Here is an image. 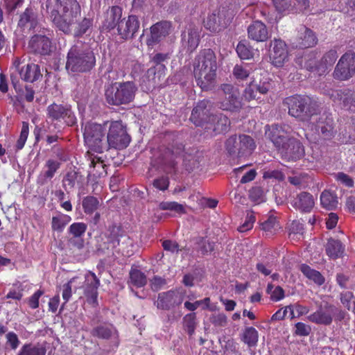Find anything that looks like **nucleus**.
I'll list each match as a JSON object with an SVG mask.
<instances>
[{
	"instance_id": "nucleus-1",
	"label": "nucleus",
	"mask_w": 355,
	"mask_h": 355,
	"mask_svg": "<svg viewBox=\"0 0 355 355\" xmlns=\"http://www.w3.org/2000/svg\"><path fill=\"white\" fill-rule=\"evenodd\" d=\"M46 9L56 27L66 34L81 15V8L77 0H46Z\"/></svg>"
},
{
	"instance_id": "nucleus-2",
	"label": "nucleus",
	"mask_w": 355,
	"mask_h": 355,
	"mask_svg": "<svg viewBox=\"0 0 355 355\" xmlns=\"http://www.w3.org/2000/svg\"><path fill=\"white\" fill-rule=\"evenodd\" d=\"M193 76L202 90L211 89L216 79L217 58L213 50L205 49L195 57L193 62Z\"/></svg>"
},
{
	"instance_id": "nucleus-3",
	"label": "nucleus",
	"mask_w": 355,
	"mask_h": 355,
	"mask_svg": "<svg viewBox=\"0 0 355 355\" xmlns=\"http://www.w3.org/2000/svg\"><path fill=\"white\" fill-rule=\"evenodd\" d=\"M132 245L130 238L127 236L120 225L115 224L108 227L96 239V251L99 254H113L114 250L119 247L118 252L129 256V246Z\"/></svg>"
},
{
	"instance_id": "nucleus-4",
	"label": "nucleus",
	"mask_w": 355,
	"mask_h": 355,
	"mask_svg": "<svg viewBox=\"0 0 355 355\" xmlns=\"http://www.w3.org/2000/svg\"><path fill=\"white\" fill-rule=\"evenodd\" d=\"M166 140L167 144L160 148L157 164L166 173H171L176 167V159L184 157L185 144L182 134L178 132L167 135Z\"/></svg>"
},
{
	"instance_id": "nucleus-5",
	"label": "nucleus",
	"mask_w": 355,
	"mask_h": 355,
	"mask_svg": "<svg viewBox=\"0 0 355 355\" xmlns=\"http://www.w3.org/2000/svg\"><path fill=\"white\" fill-rule=\"evenodd\" d=\"M95 65L96 57L89 48L83 44H75L69 50L65 66L68 71L86 73L90 71Z\"/></svg>"
},
{
	"instance_id": "nucleus-6",
	"label": "nucleus",
	"mask_w": 355,
	"mask_h": 355,
	"mask_svg": "<svg viewBox=\"0 0 355 355\" xmlns=\"http://www.w3.org/2000/svg\"><path fill=\"white\" fill-rule=\"evenodd\" d=\"M137 89L133 81L112 83L105 88V101L110 105H128L134 101Z\"/></svg>"
},
{
	"instance_id": "nucleus-7",
	"label": "nucleus",
	"mask_w": 355,
	"mask_h": 355,
	"mask_svg": "<svg viewBox=\"0 0 355 355\" xmlns=\"http://www.w3.org/2000/svg\"><path fill=\"white\" fill-rule=\"evenodd\" d=\"M319 103L308 96L295 95L290 97V115L304 120L320 113Z\"/></svg>"
},
{
	"instance_id": "nucleus-8",
	"label": "nucleus",
	"mask_w": 355,
	"mask_h": 355,
	"mask_svg": "<svg viewBox=\"0 0 355 355\" xmlns=\"http://www.w3.org/2000/svg\"><path fill=\"white\" fill-rule=\"evenodd\" d=\"M46 119L47 123L53 124L55 127L60 125L73 126L77 121L71 105L55 103H53L47 106Z\"/></svg>"
},
{
	"instance_id": "nucleus-9",
	"label": "nucleus",
	"mask_w": 355,
	"mask_h": 355,
	"mask_svg": "<svg viewBox=\"0 0 355 355\" xmlns=\"http://www.w3.org/2000/svg\"><path fill=\"white\" fill-rule=\"evenodd\" d=\"M107 123L101 125L89 122L85 125L83 132L84 140L92 150L101 153L107 149L105 125Z\"/></svg>"
},
{
	"instance_id": "nucleus-10",
	"label": "nucleus",
	"mask_w": 355,
	"mask_h": 355,
	"mask_svg": "<svg viewBox=\"0 0 355 355\" xmlns=\"http://www.w3.org/2000/svg\"><path fill=\"white\" fill-rule=\"evenodd\" d=\"M107 149H124L130 142V137L121 121H111L107 135Z\"/></svg>"
},
{
	"instance_id": "nucleus-11",
	"label": "nucleus",
	"mask_w": 355,
	"mask_h": 355,
	"mask_svg": "<svg viewBox=\"0 0 355 355\" xmlns=\"http://www.w3.org/2000/svg\"><path fill=\"white\" fill-rule=\"evenodd\" d=\"M265 135L285 159L288 157V133L285 125L272 124L265 127Z\"/></svg>"
},
{
	"instance_id": "nucleus-12",
	"label": "nucleus",
	"mask_w": 355,
	"mask_h": 355,
	"mask_svg": "<svg viewBox=\"0 0 355 355\" xmlns=\"http://www.w3.org/2000/svg\"><path fill=\"white\" fill-rule=\"evenodd\" d=\"M212 103L207 99L198 102L193 107L190 117L191 121L196 125L211 130L210 121L213 117Z\"/></svg>"
},
{
	"instance_id": "nucleus-13",
	"label": "nucleus",
	"mask_w": 355,
	"mask_h": 355,
	"mask_svg": "<svg viewBox=\"0 0 355 355\" xmlns=\"http://www.w3.org/2000/svg\"><path fill=\"white\" fill-rule=\"evenodd\" d=\"M355 75V53L349 51L339 59L333 73L338 80H347Z\"/></svg>"
},
{
	"instance_id": "nucleus-14",
	"label": "nucleus",
	"mask_w": 355,
	"mask_h": 355,
	"mask_svg": "<svg viewBox=\"0 0 355 355\" xmlns=\"http://www.w3.org/2000/svg\"><path fill=\"white\" fill-rule=\"evenodd\" d=\"M220 89L224 98L220 102V108L232 112H239L242 107L239 92L231 84H223Z\"/></svg>"
},
{
	"instance_id": "nucleus-15",
	"label": "nucleus",
	"mask_w": 355,
	"mask_h": 355,
	"mask_svg": "<svg viewBox=\"0 0 355 355\" xmlns=\"http://www.w3.org/2000/svg\"><path fill=\"white\" fill-rule=\"evenodd\" d=\"M40 27L39 15L33 7H28L24 12L19 14L17 22V28L23 34H30L39 29Z\"/></svg>"
},
{
	"instance_id": "nucleus-16",
	"label": "nucleus",
	"mask_w": 355,
	"mask_h": 355,
	"mask_svg": "<svg viewBox=\"0 0 355 355\" xmlns=\"http://www.w3.org/2000/svg\"><path fill=\"white\" fill-rule=\"evenodd\" d=\"M184 297V292L178 290H170L159 293L155 305L158 309L170 311L182 304Z\"/></svg>"
},
{
	"instance_id": "nucleus-17",
	"label": "nucleus",
	"mask_w": 355,
	"mask_h": 355,
	"mask_svg": "<svg viewBox=\"0 0 355 355\" xmlns=\"http://www.w3.org/2000/svg\"><path fill=\"white\" fill-rule=\"evenodd\" d=\"M90 335L98 340L109 341L116 345L119 343V334L116 327L110 322H103L93 327Z\"/></svg>"
},
{
	"instance_id": "nucleus-18",
	"label": "nucleus",
	"mask_w": 355,
	"mask_h": 355,
	"mask_svg": "<svg viewBox=\"0 0 355 355\" xmlns=\"http://www.w3.org/2000/svg\"><path fill=\"white\" fill-rule=\"evenodd\" d=\"M318 42L317 37L313 31L304 25H300L293 33V48L306 49L315 45Z\"/></svg>"
},
{
	"instance_id": "nucleus-19",
	"label": "nucleus",
	"mask_w": 355,
	"mask_h": 355,
	"mask_svg": "<svg viewBox=\"0 0 355 355\" xmlns=\"http://www.w3.org/2000/svg\"><path fill=\"white\" fill-rule=\"evenodd\" d=\"M85 284L84 294L87 302L92 306H98V288L100 286V280L94 272L89 271L85 276Z\"/></svg>"
},
{
	"instance_id": "nucleus-20",
	"label": "nucleus",
	"mask_w": 355,
	"mask_h": 355,
	"mask_svg": "<svg viewBox=\"0 0 355 355\" xmlns=\"http://www.w3.org/2000/svg\"><path fill=\"white\" fill-rule=\"evenodd\" d=\"M171 28L172 24L168 21L162 20L155 23L150 28V34L147 38L146 44L153 46L159 43L169 35Z\"/></svg>"
},
{
	"instance_id": "nucleus-21",
	"label": "nucleus",
	"mask_w": 355,
	"mask_h": 355,
	"mask_svg": "<svg viewBox=\"0 0 355 355\" xmlns=\"http://www.w3.org/2000/svg\"><path fill=\"white\" fill-rule=\"evenodd\" d=\"M139 21L136 15H129L118 23L117 31L121 38L132 39L139 28Z\"/></svg>"
},
{
	"instance_id": "nucleus-22",
	"label": "nucleus",
	"mask_w": 355,
	"mask_h": 355,
	"mask_svg": "<svg viewBox=\"0 0 355 355\" xmlns=\"http://www.w3.org/2000/svg\"><path fill=\"white\" fill-rule=\"evenodd\" d=\"M334 305L328 302L321 304L317 311L309 315V321L317 324L329 326L332 323V313Z\"/></svg>"
},
{
	"instance_id": "nucleus-23",
	"label": "nucleus",
	"mask_w": 355,
	"mask_h": 355,
	"mask_svg": "<svg viewBox=\"0 0 355 355\" xmlns=\"http://www.w3.org/2000/svg\"><path fill=\"white\" fill-rule=\"evenodd\" d=\"M28 47L34 53L49 55L51 52V41L44 34H35L31 37Z\"/></svg>"
},
{
	"instance_id": "nucleus-24",
	"label": "nucleus",
	"mask_w": 355,
	"mask_h": 355,
	"mask_svg": "<svg viewBox=\"0 0 355 355\" xmlns=\"http://www.w3.org/2000/svg\"><path fill=\"white\" fill-rule=\"evenodd\" d=\"M271 59L272 64L277 67H282L288 56V50L286 42L282 40L275 39L272 42Z\"/></svg>"
},
{
	"instance_id": "nucleus-25",
	"label": "nucleus",
	"mask_w": 355,
	"mask_h": 355,
	"mask_svg": "<svg viewBox=\"0 0 355 355\" xmlns=\"http://www.w3.org/2000/svg\"><path fill=\"white\" fill-rule=\"evenodd\" d=\"M315 128L324 139H331L336 132L333 119L325 114L316 120Z\"/></svg>"
},
{
	"instance_id": "nucleus-26",
	"label": "nucleus",
	"mask_w": 355,
	"mask_h": 355,
	"mask_svg": "<svg viewBox=\"0 0 355 355\" xmlns=\"http://www.w3.org/2000/svg\"><path fill=\"white\" fill-rule=\"evenodd\" d=\"M331 98L335 101H341L343 109L355 113V91L350 89H343L335 91L331 94Z\"/></svg>"
},
{
	"instance_id": "nucleus-27",
	"label": "nucleus",
	"mask_w": 355,
	"mask_h": 355,
	"mask_svg": "<svg viewBox=\"0 0 355 355\" xmlns=\"http://www.w3.org/2000/svg\"><path fill=\"white\" fill-rule=\"evenodd\" d=\"M248 37L257 42H266L268 39V31L264 23L259 20L252 21L247 29Z\"/></svg>"
},
{
	"instance_id": "nucleus-28",
	"label": "nucleus",
	"mask_w": 355,
	"mask_h": 355,
	"mask_svg": "<svg viewBox=\"0 0 355 355\" xmlns=\"http://www.w3.org/2000/svg\"><path fill=\"white\" fill-rule=\"evenodd\" d=\"M122 17V8L118 6L110 7L105 14V19L102 23V29L110 31L116 26L118 27V23Z\"/></svg>"
},
{
	"instance_id": "nucleus-29",
	"label": "nucleus",
	"mask_w": 355,
	"mask_h": 355,
	"mask_svg": "<svg viewBox=\"0 0 355 355\" xmlns=\"http://www.w3.org/2000/svg\"><path fill=\"white\" fill-rule=\"evenodd\" d=\"M21 80L28 83H34L42 77L40 67L34 63H28L19 69Z\"/></svg>"
},
{
	"instance_id": "nucleus-30",
	"label": "nucleus",
	"mask_w": 355,
	"mask_h": 355,
	"mask_svg": "<svg viewBox=\"0 0 355 355\" xmlns=\"http://www.w3.org/2000/svg\"><path fill=\"white\" fill-rule=\"evenodd\" d=\"M314 204L313 196L306 191H302L297 194L292 202L293 207L302 212L311 211L314 207Z\"/></svg>"
},
{
	"instance_id": "nucleus-31",
	"label": "nucleus",
	"mask_w": 355,
	"mask_h": 355,
	"mask_svg": "<svg viewBox=\"0 0 355 355\" xmlns=\"http://www.w3.org/2000/svg\"><path fill=\"white\" fill-rule=\"evenodd\" d=\"M325 252L331 259L335 260L343 257L345 246L340 241L331 238L325 245Z\"/></svg>"
},
{
	"instance_id": "nucleus-32",
	"label": "nucleus",
	"mask_w": 355,
	"mask_h": 355,
	"mask_svg": "<svg viewBox=\"0 0 355 355\" xmlns=\"http://www.w3.org/2000/svg\"><path fill=\"white\" fill-rule=\"evenodd\" d=\"M209 126L216 134L225 133L230 128V121L227 116L223 114H213Z\"/></svg>"
},
{
	"instance_id": "nucleus-33",
	"label": "nucleus",
	"mask_w": 355,
	"mask_h": 355,
	"mask_svg": "<svg viewBox=\"0 0 355 355\" xmlns=\"http://www.w3.org/2000/svg\"><path fill=\"white\" fill-rule=\"evenodd\" d=\"M338 139L342 143L347 144L355 141V121L346 123L339 129Z\"/></svg>"
},
{
	"instance_id": "nucleus-34",
	"label": "nucleus",
	"mask_w": 355,
	"mask_h": 355,
	"mask_svg": "<svg viewBox=\"0 0 355 355\" xmlns=\"http://www.w3.org/2000/svg\"><path fill=\"white\" fill-rule=\"evenodd\" d=\"M238 141L240 148V156L250 155L256 148L254 139L249 135H240Z\"/></svg>"
},
{
	"instance_id": "nucleus-35",
	"label": "nucleus",
	"mask_w": 355,
	"mask_h": 355,
	"mask_svg": "<svg viewBox=\"0 0 355 355\" xmlns=\"http://www.w3.org/2000/svg\"><path fill=\"white\" fill-rule=\"evenodd\" d=\"M338 58L337 51L334 49H331L327 51L320 59L319 62L318 73L322 74L331 68Z\"/></svg>"
},
{
	"instance_id": "nucleus-36",
	"label": "nucleus",
	"mask_w": 355,
	"mask_h": 355,
	"mask_svg": "<svg viewBox=\"0 0 355 355\" xmlns=\"http://www.w3.org/2000/svg\"><path fill=\"white\" fill-rule=\"evenodd\" d=\"M203 25L207 30L211 33H219L225 27L221 24L219 15L215 13L208 15L203 21Z\"/></svg>"
},
{
	"instance_id": "nucleus-37",
	"label": "nucleus",
	"mask_w": 355,
	"mask_h": 355,
	"mask_svg": "<svg viewBox=\"0 0 355 355\" xmlns=\"http://www.w3.org/2000/svg\"><path fill=\"white\" fill-rule=\"evenodd\" d=\"M71 221V217L67 214L58 212L51 220V229L54 232L61 233L65 227Z\"/></svg>"
},
{
	"instance_id": "nucleus-38",
	"label": "nucleus",
	"mask_w": 355,
	"mask_h": 355,
	"mask_svg": "<svg viewBox=\"0 0 355 355\" xmlns=\"http://www.w3.org/2000/svg\"><path fill=\"white\" fill-rule=\"evenodd\" d=\"M302 272L318 286H322L324 282V277L318 270L311 268L309 266L302 264L300 266Z\"/></svg>"
},
{
	"instance_id": "nucleus-39",
	"label": "nucleus",
	"mask_w": 355,
	"mask_h": 355,
	"mask_svg": "<svg viewBox=\"0 0 355 355\" xmlns=\"http://www.w3.org/2000/svg\"><path fill=\"white\" fill-rule=\"evenodd\" d=\"M236 51L241 60H250L254 56L253 49L246 40L239 42Z\"/></svg>"
},
{
	"instance_id": "nucleus-40",
	"label": "nucleus",
	"mask_w": 355,
	"mask_h": 355,
	"mask_svg": "<svg viewBox=\"0 0 355 355\" xmlns=\"http://www.w3.org/2000/svg\"><path fill=\"white\" fill-rule=\"evenodd\" d=\"M93 26V19L91 18L84 17L79 23L72 26L73 28V35L75 37H82L92 28Z\"/></svg>"
},
{
	"instance_id": "nucleus-41",
	"label": "nucleus",
	"mask_w": 355,
	"mask_h": 355,
	"mask_svg": "<svg viewBox=\"0 0 355 355\" xmlns=\"http://www.w3.org/2000/svg\"><path fill=\"white\" fill-rule=\"evenodd\" d=\"M130 282L137 288H141L147 284V277L140 270L132 268L130 271Z\"/></svg>"
},
{
	"instance_id": "nucleus-42",
	"label": "nucleus",
	"mask_w": 355,
	"mask_h": 355,
	"mask_svg": "<svg viewBox=\"0 0 355 355\" xmlns=\"http://www.w3.org/2000/svg\"><path fill=\"white\" fill-rule=\"evenodd\" d=\"M46 348L39 344H25L21 348L18 355H46Z\"/></svg>"
},
{
	"instance_id": "nucleus-43",
	"label": "nucleus",
	"mask_w": 355,
	"mask_h": 355,
	"mask_svg": "<svg viewBox=\"0 0 355 355\" xmlns=\"http://www.w3.org/2000/svg\"><path fill=\"white\" fill-rule=\"evenodd\" d=\"M304 155V149L302 143L295 139L290 138V159H300Z\"/></svg>"
},
{
	"instance_id": "nucleus-44",
	"label": "nucleus",
	"mask_w": 355,
	"mask_h": 355,
	"mask_svg": "<svg viewBox=\"0 0 355 355\" xmlns=\"http://www.w3.org/2000/svg\"><path fill=\"white\" fill-rule=\"evenodd\" d=\"M259 338V334L257 329L252 327H247L243 334L241 340L249 347H254L257 345Z\"/></svg>"
},
{
	"instance_id": "nucleus-45",
	"label": "nucleus",
	"mask_w": 355,
	"mask_h": 355,
	"mask_svg": "<svg viewBox=\"0 0 355 355\" xmlns=\"http://www.w3.org/2000/svg\"><path fill=\"white\" fill-rule=\"evenodd\" d=\"M320 202L322 206L328 210L334 209L338 204L336 196L326 190L320 195Z\"/></svg>"
},
{
	"instance_id": "nucleus-46",
	"label": "nucleus",
	"mask_w": 355,
	"mask_h": 355,
	"mask_svg": "<svg viewBox=\"0 0 355 355\" xmlns=\"http://www.w3.org/2000/svg\"><path fill=\"white\" fill-rule=\"evenodd\" d=\"M82 205L86 214H92L98 209L100 204L97 198L87 196L83 199Z\"/></svg>"
},
{
	"instance_id": "nucleus-47",
	"label": "nucleus",
	"mask_w": 355,
	"mask_h": 355,
	"mask_svg": "<svg viewBox=\"0 0 355 355\" xmlns=\"http://www.w3.org/2000/svg\"><path fill=\"white\" fill-rule=\"evenodd\" d=\"M238 138L236 135L230 137L225 141V149L232 157H241Z\"/></svg>"
},
{
	"instance_id": "nucleus-48",
	"label": "nucleus",
	"mask_w": 355,
	"mask_h": 355,
	"mask_svg": "<svg viewBox=\"0 0 355 355\" xmlns=\"http://www.w3.org/2000/svg\"><path fill=\"white\" fill-rule=\"evenodd\" d=\"M197 326L196 313H190L183 318V328L189 336L194 334Z\"/></svg>"
},
{
	"instance_id": "nucleus-49",
	"label": "nucleus",
	"mask_w": 355,
	"mask_h": 355,
	"mask_svg": "<svg viewBox=\"0 0 355 355\" xmlns=\"http://www.w3.org/2000/svg\"><path fill=\"white\" fill-rule=\"evenodd\" d=\"M168 58L169 57L168 53H156L152 59V61L153 62L154 64H155V66L154 67L150 68L148 70V73L149 74H155V71L157 69H158L159 71H164L166 69V67L163 64V62L166 61L167 59H168Z\"/></svg>"
},
{
	"instance_id": "nucleus-50",
	"label": "nucleus",
	"mask_w": 355,
	"mask_h": 355,
	"mask_svg": "<svg viewBox=\"0 0 355 355\" xmlns=\"http://www.w3.org/2000/svg\"><path fill=\"white\" fill-rule=\"evenodd\" d=\"M318 53L311 51L304 55V68L309 71H317L318 72L319 62L318 60Z\"/></svg>"
},
{
	"instance_id": "nucleus-51",
	"label": "nucleus",
	"mask_w": 355,
	"mask_h": 355,
	"mask_svg": "<svg viewBox=\"0 0 355 355\" xmlns=\"http://www.w3.org/2000/svg\"><path fill=\"white\" fill-rule=\"evenodd\" d=\"M252 71L249 64H236L233 69V75L237 80H243L249 77Z\"/></svg>"
},
{
	"instance_id": "nucleus-52",
	"label": "nucleus",
	"mask_w": 355,
	"mask_h": 355,
	"mask_svg": "<svg viewBox=\"0 0 355 355\" xmlns=\"http://www.w3.org/2000/svg\"><path fill=\"white\" fill-rule=\"evenodd\" d=\"M311 178L306 173H300L299 175L290 177V184L300 189H306L311 182Z\"/></svg>"
},
{
	"instance_id": "nucleus-53",
	"label": "nucleus",
	"mask_w": 355,
	"mask_h": 355,
	"mask_svg": "<svg viewBox=\"0 0 355 355\" xmlns=\"http://www.w3.org/2000/svg\"><path fill=\"white\" fill-rule=\"evenodd\" d=\"M60 161L55 159H47L44 165L46 170L44 171V176L48 179L53 178L57 171L60 168Z\"/></svg>"
},
{
	"instance_id": "nucleus-54",
	"label": "nucleus",
	"mask_w": 355,
	"mask_h": 355,
	"mask_svg": "<svg viewBox=\"0 0 355 355\" xmlns=\"http://www.w3.org/2000/svg\"><path fill=\"white\" fill-rule=\"evenodd\" d=\"M266 293L270 295V298L273 302L279 301L284 297L283 288L279 286H275L270 283L267 286Z\"/></svg>"
},
{
	"instance_id": "nucleus-55",
	"label": "nucleus",
	"mask_w": 355,
	"mask_h": 355,
	"mask_svg": "<svg viewBox=\"0 0 355 355\" xmlns=\"http://www.w3.org/2000/svg\"><path fill=\"white\" fill-rule=\"evenodd\" d=\"M87 229V225L82 222H76L72 223L68 228L69 234L74 238H80L83 236Z\"/></svg>"
},
{
	"instance_id": "nucleus-56",
	"label": "nucleus",
	"mask_w": 355,
	"mask_h": 355,
	"mask_svg": "<svg viewBox=\"0 0 355 355\" xmlns=\"http://www.w3.org/2000/svg\"><path fill=\"white\" fill-rule=\"evenodd\" d=\"M159 207L162 210L174 211L178 214L185 213V209L183 205L177 202H162Z\"/></svg>"
},
{
	"instance_id": "nucleus-57",
	"label": "nucleus",
	"mask_w": 355,
	"mask_h": 355,
	"mask_svg": "<svg viewBox=\"0 0 355 355\" xmlns=\"http://www.w3.org/2000/svg\"><path fill=\"white\" fill-rule=\"evenodd\" d=\"M250 199L255 202L260 203L264 200V191L262 187L259 186L253 187L249 191Z\"/></svg>"
},
{
	"instance_id": "nucleus-58",
	"label": "nucleus",
	"mask_w": 355,
	"mask_h": 355,
	"mask_svg": "<svg viewBox=\"0 0 355 355\" xmlns=\"http://www.w3.org/2000/svg\"><path fill=\"white\" fill-rule=\"evenodd\" d=\"M304 230V225L300 221L297 220H293L291 225L290 227V235L291 234H294L293 240H300L301 237H302Z\"/></svg>"
},
{
	"instance_id": "nucleus-59",
	"label": "nucleus",
	"mask_w": 355,
	"mask_h": 355,
	"mask_svg": "<svg viewBox=\"0 0 355 355\" xmlns=\"http://www.w3.org/2000/svg\"><path fill=\"white\" fill-rule=\"evenodd\" d=\"M198 243L200 245L199 251L202 254H207L208 253H211L214 250L215 243L213 241H209L205 238H200Z\"/></svg>"
},
{
	"instance_id": "nucleus-60",
	"label": "nucleus",
	"mask_w": 355,
	"mask_h": 355,
	"mask_svg": "<svg viewBox=\"0 0 355 355\" xmlns=\"http://www.w3.org/2000/svg\"><path fill=\"white\" fill-rule=\"evenodd\" d=\"M255 220L256 218L253 211L248 212L245 222L238 227V230L240 232H245L251 230L253 227Z\"/></svg>"
},
{
	"instance_id": "nucleus-61",
	"label": "nucleus",
	"mask_w": 355,
	"mask_h": 355,
	"mask_svg": "<svg viewBox=\"0 0 355 355\" xmlns=\"http://www.w3.org/2000/svg\"><path fill=\"white\" fill-rule=\"evenodd\" d=\"M78 279V277H73L69 282L62 286V299L64 300V304H66L70 300L72 295V284Z\"/></svg>"
},
{
	"instance_id": "nucleus-62",
	"label": "nucleus",
	"mask_w": 355,
	"mask_h": 355,
	"mask_svg": "<svg viewBox=\"0 0 355 355\" xmlns=\"http://www.w3.org/2000/svg\"><path fill=\"white\" fill-rule=\"evenodd\" d=\"M277 226L276 218L271 216L261 223V230L269 234H272Z\"/></svg>"
},
{
	"instance_id": "nucleus-63",
	"label": "nucleus",
	"mask_w": 355,
	"mask_h": 355,
	"mask_svg": "<svg viewBox=\"0 0 355 355\" xmlns=\"http://www.w3.org/2000/svg\"><path fill=\"white\" fill-rule=\"evenodd\" d=\"M78 179V173L76 171L68 172L63 179L64 187L67 189H72L75 187Z\"/></svg>"
},
{
	"instance_id": "nucleus-64",
	"label": "nucleus",
	"mask_w": 355,
	"mask_h": 355,
	"mask_svg": "<svg viewBox=\"0 0 355 355\" xmlns=\"http://www.w3.org/2000/svg\"><path fill=\"white\" fill-rule=\"evenodd\" d=\"M210 322L215 327H223L227 325V318L224 313H218L212 315L210 317Z\"/></svg>"
}]
</instances>
